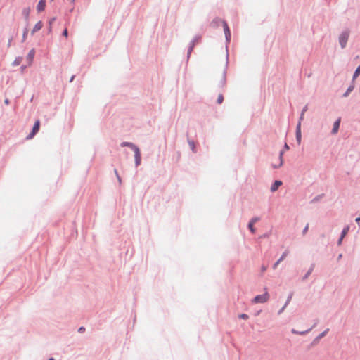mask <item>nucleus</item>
<instances>
[{
  "instance_id": "f257e3e1",
  "label": "nucleus",
  "mask_w": 360,
  "mask_h": 360,
  "mask_svg": "<svg viewBox=\"0 0 360 360\" xmlns=\"http://www.w3.org/2000/svg\"><path fill=\"white\" fill-rule=\"evenodd\" d=\"M350 31L348 29L342 31L338 37V41L342 49H345L349 39Z\"/></svg>"
},
{
  "instance_id": "f03ea898",
  "label": "nucleus",
  "mask_w": 360,
  "mask_h": 360,
  "mask_svg": "<svg viewBox=\"0 0 360 360\" xmlns=\"http://www.w3.org/2000/svg\"><path fill=\"white\" fill-rule=\"evenodd\" d=\"M201 36L200 35H196L192 41L190 42L188 51H187V59L188 60L190 58V56L193 51V49L195 46V44L198 43L201 40Z\"/></svg>"
},
{
  "instance_id": "7ed1b4c3",
  "label": "nucleus",
  "mask_w": 360,
  "mask_h": 360,
  "mask_svg": "<svg viewBox=\"0 0 360 360\" xmlns=\"http://www.w3.org/2000/svg\"><path fill=\"white\" fill-rule=\"evenodd\" d=\"M269 298V295L267 292H265L263 294L256 295L253 300L252 302L254 303H264L268 301Z\"/></svg>"
},
{
  "instance_id": "20e7f679",
  "label": "nucleus",
  "mask_w": 360,
  "mask_h": 360,
  "mask_svg": "<svg viewBox=\"0 0 360 360\" xmlns=\"http://www.w3.org/2000/svg\"><path fill=\"white\" fill-rule=\"evenodd\" d=\"M222 26L224 27V34H225L226 42V44H228L231 41V30H230V28H229L228 23L226 20L222 22Z\"/></svg>"
},
{
  "instance_id": "39448f33",
  "label": "nucleus",
  "mask_w": 360,
  "mask_h": 360,
  "mask_svg": "<svg viewBox=\"0 0 360 360\" xmlns=\"http://www.w3.org/2000/svg\"><path fill=\"white\" fill-rule=\"evenodd\" d=\"M222 26L224 27V34H225L226 42V44H228L231 41V30H230V28H229L228 23L226 20L222 22Z\"/></svg>"
},
{
  "instance_id": "423d86ee",
  "label": "nucleus",
  "mask_w": 360,
  "mask_h": 360,
  "mask_svg": "<svg viewBox=\"0 0 360 360\" xmlns=\"http://www.w3.org/2000/svg\"><path fill=\"white\" fill-rule=\"evenodd\" d=\"M329 331V329L327 328L324 331H323L322 333H321L318 336H316L314 340L313 341L311 342V344L309 345V349L311 348V347L313 346H315L316 345H317L319 343V342L320 341V340L321 338H323V337H325L327 333H328Z\"/></svg>"
},
{
  "instance_id": "0eeeda50",
  "label": "nucleus",
  "mask_w": 360,
  "mask_h": 360,
  "mask_svg": "<svg viewBox=\"0 0 360 360\" xmlns=\"http://www.w3.org/2000/svg\"><path fill=\"white\" fill-rule=\"evenodd\" d=\"M259 217H252L250 221L248 222V229H249V231L252 233H255V231H256V229L254 227V224L257 222L259 220Z\"/></svg>"
},
{
  "instance_id": "6e6552de",
  "label": "nucleus",
  "mask_w": 360,
  "mask_h": 360,
  "mask_svg": "<svg viewBox=\"0 0 360 360\" xmlns=\"http://www.w3.org/2000/svg\"><path fill=\"white\" fill-rule=\"evenodd\" d=\"M134 152V162L135 166L137 167L141 163V153L139 148H136V150Z\"/></svg>"
},
{
  "instance_id": "1a4fd4ad",
  "label": "nucleus",
  "mask_w": 360,
  "mask_h": 360,
  "mask_svg": "<svg viewBox=\"0 0 360 360\" xmlns=\"http://www.w3.org/2000/svg\"><path fill=\"white\" fill-rule=\"evenodd\" d=\"M30 8L26 7L22 9V15L24 18V20L25 21V25L27 27L29 25V21H30Z\"/></svg>"
},
{
  "instance_id": "9d476101",
  "label": "nucleus",
  "mask_w": 360,
  "mask_h": 360,
  "mask_svg": "<svg viewBox=\"0 0 360 360\" xmlns=\"http://www.w3.org/2000/svg\"><path fill=\"white\" fill-rule=\"evenodd\" d=\"M228 57H229V54H228V52H227L226 53V68L224 69V70L223 72L222 78H221V81L219 82V86H221V87H224L226 85V68H227L228 63H229Z\"/></svg>"
},
{
  "instance_id": "9b49d317",
  "label": "nucleus",
  "mask_w": 360,
  "mask_h": 360,
  "mask_svg": "<svg viewBox=\"0 0 360 360\" xmlns=\"http://www.w3.org/2000/svg\"><path fill=\"white\" fill-rule=\"evenodd\" d=\"M295 139L298 145H300L302 141V131L300 127V122L297 124L295 129Z\"/></svg>"
},
{
  "instance_id": "f8f14e48",
  "label": "nucleus",
  "mask_w": 360,
  "mask_h": 360,
  "mask_svg": "<svg viewBox=\"0 0 360 360\" xmlns=\"http://www.w3.org/2000/svg\"><path fill=\"white\" fill-rule=\"evenodd\" d=\"M341 122V117H338L333 123V129L331 130V134H336L340 129Z\"/></svg>"
},
{
  "instance_id": "ddd939ff",
  "label": "nucleus",
  "mask_w": 360,
  "mask_h": 360,
  "mask_svg": "<svg viewBox=\"0 0 360 360\" xmlns=\"http://www.w3.org/2000/svg\"><path fill=\"white\" fill-rule=\"evenodd\" d=\"M35 56V50L34 49H32L27 53L26 60L27 61L28 65H31L33 63L34 58Z\"/></svg>"
},
{
  "instance_id": "4468645a",
  "label": "nucleus",
  "mask_w": 360,
  "mask_h": 360,
  "mask_svg": "<svg viewBox=\"0 0 360 360\" xmlns=\"http://www.w3.org/2000/svg\"><path fill=\"white\" fill-rule=\"evenodd\" d=\"M46 0H39L37 5V11L41 13L45 10Z\"/></svg>"
},
{
  "instance_id": "2eb2a0df",
  "label": "nucleus",
  "mask_w": 360,
  "mask_h": 360,
  "mask_svg": "<svg viewBox=\"0 0 360 360\" xmlns=\"http://www.w3.org/2000/svg\"><path fill=\"white\" fill-rule=\"evenodd\" d=\"M43 22L41 20L38 21L35 25L34 26L33 29L31 31V34L34 35V34L38 31H39L43 27Z\"/></svg>"
},
{
  "instance_id": "dca6fc26",
  "label": "nucleus",
  "mask_w": 360,
  "mask_h": 360,
  "mask_svg": "<svg viewBox=\"0 0 360 360\" xmlns=\"http://www.w3.org/2000/svg\"><path fill=\"white\" fill-rule=\"evenodd\" d=\"M314 267H315V264L314 263H312L309 267V269H308V271L306 272V274L302 276V281H306L309 276L311 274V273L313 272L314 269Z\"/></svg>"
},
{
  "instance_id": "f3484780",
  "label": "nucleus",
  "mask_w": 360,
  "mask_h": 360,
  "mask_svg": "<svg viewBox=\"0 0 360 360\" xmlns=\"http://www.w3.org/2000/svg\"><path fill=\"white\" fill-rule=\"evenodd\" d=\"M282 181L281 180H276L273 182V184H271V192H275L276 191L279 186L282 185Z\"/></svg>"
},
{
  "instance_id": "a211bd4d",
  "label": "nucleus",
  "mask_w": 360,
  "mask_h": 360,
  "mask_svg": "<svg viewBox=\"0 0 360 360\" xmlns=\"http://www.w3.org/2000/svg\"><path fill=\"white\" fill-rule=\"evenodd\" d=\"M120 146L122 147H129L133 151L136 150V148H139L136 145H135L134 143H131V142H127V141H124L122 142Z\"/></svg>"
},
{
  "instance_id": "6ab92c4d",
  "label": "nucleus",
  "mask_w": 360,
  "mask_h": 360,
  "mask_svg": "<svg viewBox=\"0 0 360 360\" xmlns=\"http://www.w3.org/2000/svg\"><path fill=\"white\" fill-rule=\"evenodd\" d=\"M223 21L221 18L216 17L212 20L210 25L213 27H218L221 23L222 24Z\"/></svg>"
},
{
  "instance_id": "aec40b11",
  "label": "nucleus",
  "mask_w": 360,
  "mask_h": 360,
  "mask_svg": "<svg viewBox=\"0 0 360 360\" xmlns=\"http://www.w3.org/2000/svg\"><path fill=\"white\" fill-rule=\"evenodd\" d=\"M283 154H284V150H281L279 152V160H280V163H279L278 165H273V167H274V169H278V168L281 167L283 165Z\"/></svg>"
},
{
  "instance_id": "412c9836",
  "label": "nucleus",
  "mask_w": 360,
  "mask_h": 360,
  "mask_svg": "<svg viewBox=\"0 0 360 360\" xmlns=\"http://www.w3.org/2000/svg\"><path fill=\"white\" fill-rule=\"evenodd\" d=\"M312 330V328H309V329L304 330V331H298L295 330V328H292L291 330V333L296 335H304L309 333Z\"/></svg>"
},
{
  "instance_id": "4be33fe9",
  "label": "nucleus",
  "mask_w": 360,
  "mask_h": 360,
  "mask_svg": "<svg viewBox=\"0 0 360 360\" xmlns=\"http://www.w3.org/2000/svg\"><path fill=\"white\" fill-rule=\"evenodd\" d=\"M56 20V17H53L49 20V26L47 29V34H49L52 32V24Z\"/></svg>"
},
{
  "instance_id": "5701e85b",
  "label": "nucleus",
  "mask_w": 360,
  "mask_h": 360,
  "mask_svg": "<svg viewBox=\"0 0 360 360\" xmlns=\"http://www.w3.org/2000/svg\"><path fill=\"white\" fill-rule=\"evenodd\" d=\"M354 82H352L351 85L347 88L346 91L343 94V95H342L343 97H347L349 95V94L354 90Z\"/></svg>"
},
{
  "instance_id": "b1692460",
  "label": "nucleus",
  "mask_w": 360,
  "mask_h": 360,
  "mask_svg": "<svg viewBox=\"0 0 360 360\" xmlns=\"http://www.w3.org/2000/svg\"><path fill=\"white\" fill-rule=\"evenodd\" d=\"M325 194L324 193H321V194H319L316 196H315L311 201H310V203L311 204H314V203H316L318 202L320 200H321L323 197H324Z\"/></svg>"
},
{
  "instance_id": "393cba45",
  "label": "nucleus",
  "mask_w": 360,
  "mask_h": 360,
  "mask_svg": "<svg viewBox=\"0 0 360 360\" xmlns=\"http://www.w3.org/2000/svg\"><path fill=\"white\" fill-rule=\"evenodd\" d=\"M40 129V121L39 120H36L34 123V125L32 127V131H34L35 132H38Z\"/></svg>"
},
{
  "instance_id": "a878e982",
  "label": "nucleus",
  "mask_w": 360,
  "mask_h": 360,
  "mask_svg": "<svg viewBox=\"0 0 360 360\" xmlns=\"http://www.w3.org/2000/svg\"><path fill=\"white\" fill-rule=\"evenodd\" d=\"M360 75V65L356 68L353 77H352V82H354L355 79Z\"/></svg>"
},
{
  "instance_id": "bb28decb",
  "label": "nucleus",
  "mask_w": 360,
  "mask_h": 360,
  "mask_svg": "<svg viewBox=\"0 0 360 360\" xmlns=\"http://www.w3.org/2000/svg\"><path fill=\"white\" fill-rule=\"evenodd\" d=\"M22 60V57H17V58H15L14 61L12 63V65L13 67L18 66V65H19L20 64Z\"/></svg>"
},
{
  "instance_id": "cd10ccee",
  "label": "nucleus",
  "mask_w": 360,
  "mask_h": 360,
  "mask_svg": "<svg viewBox=\"0 0 360 360\" xmlns=\"http://www.w3.org/2000/svg\"><path fill=\"white\" fill-rule=\"evenodd\" d=\"M27 34H28V27H27V25H25V27L23 30L22 42H24L25 41V39H27Z\"/></svg>"
},
{
  "instance_id": "c85d7f7f",
  "label": "nucleus",
  "mask_w": 360,
  "mask_h": 360,
  "mask_svg": "<svg viewBox=\"0 0 360 360\" xmlns=\"http://www.w3.org/2000/svg\"><path fill=\"white\" fill-rule=\"evenodd\" d=\"M349 230V226H346L345 227H344L341 231L340 236H342V238H345V236L347 234Z\"/></svg>"
},
{
  "instance_id": "c756f323",
  "label": "nucleus",
  "mask_w": 360,
  "mask_h": 360,
  "mask_svg": "<svg viewBox=\"0 0 360 360\" xmlns=\"http://www.w3.org/2000/svg\"><path fill=\"white\" fill-rule=\"evenodd\" d=\"M188 143L191 147V149L192 150L193 152H195V142L194 141L190 139H188Z\"/></svg>"
},
{
  "instance_id": "7c9ffc66",
  "label": "nucleus",
  "mask_w": 360,
  "mask_h": 360,
  "mask_svg": "<svg viewBox=\"0 0 360 360\" xmlns=\"http://www.w3.org/2000/svg\"><path fill=\"white\" fill-rule=\"evenodd\" d=\"M293 294L294 292H290L289 293V295H288V297H287V300L285 301V306H288L289 304V303L290 302L292 298V296H293Z\"/></svg>"
},
{
  "instance_id": "2f4dec72",
  "label": "nucleus",
  "mask_w": 360,
  "mask_h": 360,
  "mask_svg": "<svg viewBox=\"0 0 360 360\" xmlns=\"http://www.w3.org/2000/svg\"><path fill=\"white\" fill-rule=\"evenodd\" d=\"M224 101V96L221 94H219L218 98L217 99V103L218 104H221Z\"/></svg>"
},
{
  "instance_id": "473e14b6",
  "label": "nucleus",
  "mask_w": 360,
  "mask_h": 360,
  "mask_svg": "<svg viewBox=\"0 0 360 360\" xmlns=\"http://www.w3.org/2000/svg\"><path fill=\"white\" fill-rule=\"evenodd\" d=\"M114 172H115V176H116V177L117 179V181H118L119 184H122V179H121V177H120V174H119V173L117 172V169H114Z\"/></svg>"
},
{
  "instance_id": "72a5a7b5",
  "label": "nucleus",
  "mask_w": 360,
  "mask_h": 360,
  "mask_svg": "<svg viewBox=\"0 0 360 360\" xmlns=\"http://www.w3.org/2000/svg\"><path fill=\"white\" fill-rule=\"evenodd\" d=\"M37 132L34 131H32L30 132V134L27 135V139H32L35 135H36Z\"/></svg>"
},
{
  "instance_id": "f704fd0d",
  "label": "nucleus",
  "mask_w": 360,
  "mask_h": 360,
  "mask_svg": "<svg viewBox=\"0 0 360 360\" xmlns=\"http://www.w3.org/2000/svg\"><path fill=\"white\" fill-rule=\"evenodd\" d=\"M288 250H285V252H283L282 255L281 256V257L278 259L281 262H282L285 257L286 256L288 255Z\"/></svg>"
},
{
  "instance_id": "c9c22d12",
  "label": "nucleus",
  "mask_w": 360,
  "mask_h": 360,
  "mask_svg": "<svg viewBox=\"0 0 360 360\" xmlns=\"http://www.w3.org/2000/svg\"><path fill=\"white\" fill-rule=\"evenodd\" d=\"M238 318L240 319L247 320L249 318V316L246 314H240L238 315Z\"/></svg>"
},
{
  "instance_id": "e433bc0d",
  "label": "nucleus",
  "mask_w": 360,
  "mask_h": 360,
  "mask_svg": "<svg viewBox=\"0 0 360 360\" xmlns=\"http://www.w3.org/2000/svg\"><path fill=\"white\" fill-rule=\"evenodd\" d=\"M62 35L65 37H68V29L67 28H65L62 32Z\"/></svg>"
},
{
  "instance_id": "4c0bfd02",
  "label": "nucleus",
  "mask_w": 360,
  "mask_h": 360,
  "mask_svg": "<svg viewBox=\"0 0 360 360\" xmlns=\"http://www.w3.org/2000/svg\"><path fill=\"white\" fill-rule=\"evenodd\" d=\"M86 330V328L84 327V326H80L79 328H78V333H84Z\"/></svg>"
},
{
  "instance_id": "58836bf2",
  "label": "nucleus",
  "mask_w": 360,
  "mask_h": 360,
  "mask_svg": "<svg viewBox=\"0 0 360 360\" xmlns=\"http://www.w3.org/2000/svg\"><path fill=\"white\" fill-rule=\"evenodd\" d=\"M308 229H309V224H307L306 225V226L304 228V229L302 230V234L305 235L307 233V232L308 231Z\"/></svg>"
},
{
  "instance_id": "ea45409f",
  "label": "nucleus",
  "mask_w": 360,
  "mask_h": 360,
  "mask_svg": "<svg viewBox=\"0 0 360 360\" xmlns=\"http://www.w3.org/2000/svg\"><path fill=\"white\" fill-rule=\"evenodd\" d=\"M286 307L287 306H285V304H284L283 307L278 310V314L280 315L281 314H282L283 312V311L285 310V309L286 308Z\"/></svg>"
},
{
  "instance_id": "a19ab883",
  "label": "nucleus",
  "mask_w": 360,
  "mask_h": 360,
  "mask_svg": "<svg viewBox=\"0 0 360 360\" xmlns=\"http://www.w3.org/2000/svg\"><path fill=\"white\" fill-rule=\"evenodd\" d=\"M304 115H302V113H300V117L298 120V122H297V123L300 122V125L302 124V121L304 120Z\"/></svg>"
},
{
  "instance_id": "79ce46f5",
  "label": "nucleus",
  "mask_w": 360,
  "mask_h": 360,
  "mask_svg": "<svg viewBox=\"0 0 360 360\" xmlns=\"http://www.w3.org/2000/svg\"><path fill=\"white\" fill-rule=\"evenodd\" d=\"M344 238H342V236H340V238L338 240L337 244L338 245H341L342 243V240Z\"/></svg>"
},
{
  "instance_id": "37998d69",
  "label": "nucleus",
  "mask_w": 360,
  "mask_h": 360,
  "mask_svg": "<svg viewBox=\"0 0 360 360\" xmlns=\"http://www.w3.org/2000/svg\"><path fill=\"white\" fill-rule=\"evenodd\" d=\"M281 261L278 259L273 265V269H276L278 265L280 264Z\"/></svg>"
},
{
  "instance_id": "c03bdc74",
  "label": "nucleus",
  "mask_w": 360,
  "mask_h": 360,
  "mask_svg": "<svg viewBox=\"0 0 360 360\" xmlns=\"http://www.w3.org/2000/svg\"><path fill=\"white\" fill-rule=\"evenodd\" d=\"M307 109H308V107H307V105H306L302 108V111H301V113H302V115H304V113L307 112Z\"/></svg>"
},
{
  "instance_id": "a18cd8bd",
  "label": "nucleus",
  "mask_w": 360,
  "mask_h": 360,
  "mask_svg": "<svg viewBox=\"0 0 360 360\" xmlns=\"http://www.w3.org/2000/svg\"><path fill=\"white\" fill-rule=\"evenodd\" d=\"M289 149H290L289 146L288 145L287 143H285L283 150L285 151V150H288Z\"/></svg>"
},
{
  "instance_id": "49530a36",
  "label": "nucleus",
  "mask_w": 360,
  "mask_h": 360,
  "mask_svg": "<svg viewBox=\"0 0 360 360\" xmlns=\"http://www.w3.org/2000/svg\"><path fill=\"white\" fill-rule=\"evenodd\" d=\"M269 233H266L263 234V235L261 236V238H265L269 237Z\"/></svg>"
},
{
  "instance_id": "de8ad7c7",
  "label": "nucleus",
  "mask_w": 360,
  "mask_h": 360,
  "mask_svg": "<svg viewBox=\"0 0 360 360\" xmlns=\"http://www.w3.org/2000/svg\"><path fill=\"white\" fill-rule=\"evenodd\" d=\"M12 41H13V37H11L8 42V47L11 46Z\"/></svg>"
},
{
  "instance_id": "09e8293b",
  "label": "nucleus",
  "mask_w": 360,
  "mask_h": 360,
  "mask_svg": "<svg viewBox=\"0 0 360 360\" xmlns=\"http://www.w3.org/2000/svg\"><path fill=\"white\" fill-rule=\"evenodd\" d=\"M26 68H27V65H21V67H20L21 71L23 72L26 69Z\"/></svg>"
},
{
  "instance_id": "8fccbe9b",
  "label": "nucleus",
  "mask_w": 360,
  "mask_h": 360,
  "mask_svg": "<svg viewBox=\"0 0 360 360\" xmlns=\"http://www.w3.org/2000/svg\"><path fill=\"white\" fill-rule=\"evenodd\" d=\"M4 103H5L6 105H9V103H10V101H9V99H8V98H5V99H4Z\"/></svg>"
},
{
  "instance_id": "3c124183",
  "label": "nucleus",
  "mask_w": 360,
  "mask_h": 360,
  "mask_svg": "<svg viewBox=\"0 0 360 360\" xmlns=\"http://www.w3.org/2000/svg\"><path fill=\"white\" fill-rule=\"evenodd\" d=\"M75 75H72V76L70 77V81H69V82H73V80H74V79H75Z\"/></svg>"
},
{
  "instance_id": "603ef678",
  "label": "nucleus",
  "mask_w": 360,
  "mask_h": 360,
  "mask_svg": "<svg viewBox=\"0 0 360 360\" xmlns=\"http://www.w3.org/2000/svg\"><path fill=\"white\" fill-rule=\"evenodd\" d=\"M261 311H262L261 310L257 311L255 313V316H258V315L260 314V312H261Z\"/></svg>"
},
{
  "instance_id": "864d4df0",
  "label": "nucleus",
  "mask_w": 360,
  "mask_h": 360,
  "mask_svg": "<svg viewBox=\"0 0 360 360\" xmlns=\"http://www.w3.org/2000/svg\"><path fill=\"white\" fill-rule=\"evenodd\" d=\"M317 323H318V321H316V322L315 323H314V325H313L311 328H312V329H313L314 328H315V327H316V324H317Z\"/></svg>"
},
{
  "instance_id": "5fc2aeb1",
  "label": "nucleus",
  "mask_w": 360,
  "mask_h": 360,
  "mask_svg": "<svg viewBox=\"0 0 360 360\" xmlns=\"http://www.w3.org/2000/svg\"><path fill=\"white\" fill-rule=\"evenodd\" d=\"M342 254H340V255H338V260H339V259H340L342 258Z\"/></svg>"
},
{
  "instance_id": "6e6d98bb",
  "label": "nucleus",
  "mask_w": 360,
  "mask_h": 360,
  "mask_svg": "<svg viewBox=\"0 0 360 360\" xmlns=\"http://www.w3.org/2000/svg\"><path fill=\"white\" fill-rule=\"evenodd\" d=\"M76 0H70V4H75Z\"/></svg>"
},
{
  "instance_id": "4d7b16f0",
  "label": "nucleus",
  "mask_w": 360,
  "mask_h": 360,
  "mask_svg": "<svg viewBox=\"0 0 360 360\" xmlns=\"http://www.w3.org/2000/svg\"><path fill=\"white\" fill-rule=\"evenodd\" d=\"M48 360H55V359L53 357H49Z\"/></svg>"
},
{
  "instance_id": "13d9d810",
  "label": "nucleus",
  "mask_w": 360,
  "mask_h": 360,
  "mask_svg": "<svg viewBox=\"0 0 360 360\" xmlns=\"http://www.w3.org/2000/svg\"><path fill=\"white\" fill-rule=\"evenodd\" d=\"M262 271H264L266 270V267L262 266Z\"/></svg>"
},
{
  "instance_id": "bf43d9fd",
  "label": "nucleus",
  "mask_w": 360,
  "mask_h": 360,
  "mask_svg": "<svg viewBox=\"0 0 360 360\" xmlns=\"http://www.w3.org/2000/svg\"><path fill=\"white\" fill-rule=\"evenodd\" d=\"M73 9H74V8H70V13H71V12H72V11H73Z\"/></svg>"
}]
</instances>
